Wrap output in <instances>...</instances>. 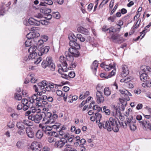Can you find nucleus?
Wrapping results in <instances>:
<instances>
[{"label":"nucleus","mask_w":151,"mask_h":151,"mask_svg":"<svg viewBox=\"0 0 151 151\" xmlns=\"http://www.w3.org/2000/svg\"><path fill=\"white\" fill-rule=\"evenodd\" d=\"M118 118L116 117H110L109 121L101 122L99 124L100 129H106L109 132L113 131L117 132L119 131V125L117 124Z\"/></svg>","instance_id":"obj_1"},{"label":"nucleus","mask_w":151,"mask_h":151,"mask_svg":"<svg viewBox=\"0 0 151 151\" xmlns=\"http://www.w3.org/2000/svg\"><path fill=\"white\" fill-rule=\"evenodd\" d=\"M78 49L75 48H69L68 51H66L65 53L66 59L69 61H73V56L76 57L79 55Z\"/></svg>","instance_id":"obj_2"},{"label":"nucleus","mask_w":151,"mask_h":151,"mask_svg":"<svg viewBox=\"0 0 151 151\" xmlns=\"http://www.w3.org/2000/svg\"><path fill=\"white\" fill-rule=\"evenodd\" d=\"M43 40H38L37 43V48L38 50V54L39 56H42L44 54L47 53L48 52L50 49L49 46L43 47Z\"/></svg>","instance_id":"obj_3"},{"label":"nucleus","mask_w":151,"mask_h":151,"mask_svg":"<svg viewBox=\"0 0 151 151\" xmlns=\"http://www.w3.org/2000/svg\"><path fill=\"white\" fill-rule=\"evenodd\" d=\"M42 66L44 68L48 67L52 71H54L55 69V65L52 62V58L50 56L47 57L42 62Z\"/></svg>","instance_id":"obj_4"},{"label":"nucleus","mask_w":151,"mask_h":151,"mask_svg":"<svg viewBox=\"0 0 151 151\" xmlns=\"http://www.w3.org/2000/svg\"><path fill=\"white\" fill-rule=\"evenodd\" d=\"M43 113L39 114H31L28 117V119L34 121L35 123H39L42 118Z\"/></svg>","instance_id":"obj_5"},{"label":"nucleus","mask_w":151,"mask_h":151,"mask_svg":"<svg viewBox=\"0 0 151 151\" xmlns=\"http://www.w3.org/2000/svg\"><path fill=\"white\" fill-rule=\"evenodd\" d=\"M16 126L18 129L17 133L20 136H23L25 134V126L22 122H19L17 123Z\"/></svg>","instance_id":"obj_6"},{"label":"nucleus","mask_w":151,"mask_h":151,"mask_svg":"<svg viewBox=\"0 0 151 151\" xmlns=\"http://www.w3.org/2000/svg\"><path fill=\"white\" fill-rule=\"evenodd\" d=\"M47 81H42L41 83H39L37 84V85H35L33 86V89L36 92L38 91V88L40 90H44L45 89V86H46Z\"/></svg>","instance_id":"obj_7"},{"label":"nucleus","mask_w":151,"mask_h":151,"mask_svg":"<svg viewBox=\"0 0 151 151\" xmlns=\"http://www.w3.org/2000/svg\"><path fill=\"white\" fill-rule=\"evenodd\" d=\"M31 99L34 101V104L36 106L39 107L42 106V100L41 97H38L37 94H34L31 97Z\"/></svg>","instance_id":"obj_8"},{"label":"nucleus","mask_w":151,"mask_h":151,"mask_svg":"<svg viewBox=\"0 0 151 151\" xmlns=\"http://www.w3.org/2000/svg\"><path fill=\"white\" fill-rule=\"evenodd\" d=\"M142 125L143 129L146 131H151V124L150 121L145 120L139 122Z\"/></svg>","instance_id":"obj_9"},{"label":"nucleus","mask_w":151,"mask_h":151,"mask_svg":"<svg viewBox=\"0 0 151 151\" xmlns=\"http://www.w3.org/2000/svg\"><path fill=\"white\" fill-rule=\"evenodd\" d=\"M96 99L98 104H100L104 102V99L102 92H96Z\"/></svg>","instance_id":"obj_10"},{"label":"nucleus","mask_w":151,"mask_h":151,"mask_svg":"<svg viewBox=\"0 0 151 151\" xmlns=\"http://www.w3.org/2000/svg\"><path fill=\"white\" fill-rule=\"evenodd\" d=\"M66 59L64 56H61L60 58V61L62 63L61 66L62 70L64 72H66L67 70V64L66 62Z\"/></svg>","instance_id":"obj_11"},{"label":"nucleus","mask_w":151,"mask_h":151,"mask_svg":"<svg viewBox=\"0 0 151 151\" xmlns=\"http://www.w3.org/2000/svg\"><path fill=\"white\" fill-rule=\"evenodd\" d=\"M42 147L40 143L34 142L31 144V149L32 150V151H40Z\"/></svg>","instance_id":"obj_12"},{"label":"nucleus","mask_w":151,"mask_h":151,"mask_svg":"<svg viewBox=\"0 0 151 151\" xmlns=\"http://www.w3.org/2000/svg\"><path fill=\"white\" fill-rule=\"evenodd\" d=\"M130 121L129 122V124L128 126L129 127L131 130L135 131L137 129V127L135 123H136V120L135 119H134L132 116H131V118H129Z\"/></svg>","instance_id":"obj_13"},{"label":"nucleus","mask_w":151,"mask_h":151,"mask_svg":"<svg viewBox=\"0 0 151 151\" xmlns=\"http://www.w3.org/2000/svg\"><path fill=\"white\" fill-rule=\"evenodd\" d=\"M22 102L23 105H27V106H28V105H30V104H32L33 105V108L35 105L34 101L31 99V97L29 98L28 99L25 98L22 99Z\"/></svg>","instance_id":"obj_14"},{"label":"nucleus","mask_w":151,"mask_h":151,"mask_svg":"<svg viewBox=\"0 0 151 151\" xmlns=\"http://www.w3.org/2000/svg\"><path fill=\"white\" fill-rule=\"evenodd\" d=\"M40 35L38 32H30L27 35V37L28 39L31 40L38 37Z\"/></svg>","instance_id":"obj_15"},{"label":"nucleus","mask_w":151,"mask_h":151,"mask_svg":"<svg viewBox=\"0 0 151 151\" xmlns=\"http://www.w3.org/2000/svg\"><path fill=\"white\" fill-rule=\"evenodd\" d=\"M25 132L27 136L32 138L34 137V131L33 129L31 127H27L25 129Z\"/></svg>","instance_id":"obj_16"},{"label":"nucleus","mask_w":151,"mask_h":151,"mask_svg":"<svg viewBox=\"0 0 151 151\" xmlns=\"http://www.w3.org/2000/svg\"><path fill=\"white\" fill-rule=\"evenodd\" d=\"M129 73V71L127 66L123 65L122 66V72L121 75L123 77H125Z\"/></svg>","instance_id":"obj_17"},{"label":"nucleus","mask_w":151,"mask_h":151,"mask_svg":"<svg viewBox=\"0 0 151 151\" xmlns=\"http://www.w3.org/2000/svg\"><path fill=\"white\" fill-rule=\"evenodd\" d=\"M118 121H117V122H118L119 124H120V126H121L123 128H126L127 127V126H128V125H130L129 122L130 121V120H129V118H126V121H124V122H120L118 119Z\"/></svg>","instance_id":"obj_18"},{"label":"nucleus","mask_w":151,"mask_h":151,"mask_svg":"<svg viewBox=\"0 0 151 151\" xmlns=\"http://www.w3.org/2000/svg\"><path fill=\"white\" fill-rule=\"evenodd\" d=\"M65 142L61 140L56 141L54 144L55 147L61 148L65 145Z\"/></svg>","instance_id":"obj_19"},{"label":"nucleus","mask_w":151,"mask_h":151,"mask_svg":"<svg viewBox=\"0 0 151 151\" xmlns=\"http://www.w3.org/2000/svg\"><path fill=\"white\" fill-rule=\"evenodd\" d=\"M28 22L29 24L31 25H37L39 24V23L38 22V20L35 19L33 18H30L28 19Z\"/></svg>","instance_id":"obj_20"},{"label":"nucleus","mask_w":151,"mask_h":151,"mask_svg":"<svg viewBox=\"0 0 151 151\" xmlns=\"http://www.w3.org/2000/svg\"><path fill=\"white\" fill-rule=\"evenodd\" d=\"M56 93L57 95L63 97V99L65 101H66L67 96V94L66 93H63L60 90H57Z\"/></svg>","instance_id":"obj_21"},{"label":"nucleus","mask_w":151,"mask_h":151,"mask_svg":"<svg viewBox=\"0 0 151 151\" xmlns=\"http://www.w3.org/2000/svg\"><path fill=\"white\" fill-rule=\"evenodd\" d=\"M75 40L70 41L69 42V45L71 47L70 48H75L77 49H79L80 46L77 43Z\"/></svg>","instance_id":"obj_22"},{"label":"nucleus","mask_w":151,"mask_h":151,"mask_svg":"<svg viewBox=\"0 0 151 151\" xmlns=\"http://www.w3.org/2000/svg\"><path fill=\"white\" fill-rule=\"evenodd\" d=\"M47 85L45 86V90L48 91H52V90L54 88V84L53 83H48L47 82Z\"/></svg>","instance_id":"obj_23"},{"label":"nucleus","mask_w":151,"mask_h":151,"mask_svg":"<svg viewBox=\"0 0 151 151\" xmlns=\"http://www.w3.org/2000/svg\"><path fill=\"white\" fill-rule=\"evenodd\" d=\"M140 76V80L143 81L145 82L147 80H149V78L148 77L147 74L145 73H141Z\"/></svg>","instance_id":"obj_24"},{"label":"nucleus","mask_w":151,"mask_h":151,"mask_svg":"<svg viewBox=\"0 0 151 151\" xmlns=\"http://www.w3.org/2000/svg\"><path fill=\"white\" fill-rule=\"evenodd\" d=\"M77 30L79 32L85 35H87L88 33V31L87 29L82 27H78L77 29Z\"/></svg>","instance_id":"obj_25"},{"label":"nucleus","mask_w":151,"mask_h":151,"mask_svg":"<svg viewBox=\"0 0 151 151\" xmlns=\"http://www.w3.org/2000/svg\"><path fill=\"white\" fill-rule=\"evenodd\" d=\"M112 108L114 109L113 111H114L113 113V115L114 116V117H115V116L118 114V113L119 114L120 109L119 108V106L114 105L112 106Z\"/></svg>","instance_id":"obj_26"},{"label":"nucleus","mask_w":151,"mask_h":151,"mask_svg":"<svg viewBox=\"0 0 151 151\" xmlns=\"http://www.w3.org/2000/svg\"><path fill=\"white\" fill-rule=\"evenodd\" d=\"M119 92L121 93L125 97H126V96L127 97V96L129 95L130 96H132L131 94L127 90H126L124 89H121L119 90Z\"/></svg>","instance_id":"obj_27"},{"label":"nucleus","mask_w":151,"mask_h":151,"mask_svg":"<svg viewBox=\"0 0 151 151\" xmlns=\"http://www.w3.org/2000/svg\"><path fill=\"white\" fill-rule=\"evenodd\" d=\"M140 69L141 71L139 72L140 74L142 73V71L144 72H145L147 71H150V70L151 69L149 67L146 65H142Z\"/></svg>","instance_id":"obj_28"},{"label":"nucleus","mask_w":151,"mask_h":151,"mask_svg":"<svg viewBox=\"0 0 151 151\" xmlns=\"http://www.w3.org/2000/svg\"><path fill=\"white\" fill-rule=\"evenodd\" d=\"M59 134L64 139H66L68 135V133L65 132L64 131L60 130L59 131Z\"/></svg>","instance_id":"obj_29"},{"label":"nucleus","mask_w":151,"mask_h":151,"mask_svg":"<svg viewBox=\"0 0 151 151\" xmlns=\"http://www.w3.org/2000/svg\"><path fill=\"white\" fill-rule=\"evenodd\" d=\"M70 62V63L69 64V66L68 67V69L69 70H71L76 67L77 65V63L75 62H73V61Z\"/></svg>","instance_id":"obj_30"},{"label":"nucleus","mask_w":151,"mask_h":151,"mask_svg":"<svg viewBox=\"0 0 151 151\" xmlns=\"http://www.w3.org/2000/svg\"><path fill=\"white\" fill-rule=\"evenodd\" d=\"M74 137L73 135H70L68 133V135L67 136V137L66 139H65L66 141V142H67V141L68 140V142H72L73 139H74Z\"/></svg>","instance_id":"obj_31"},{"label":"nucleus","mask_w":151,"mask_h":151,"mask_svg":"<svg viewBox=\"0 0 151 151\" xmlns=\"http://www.w3.org/2000/svg\"><path fill=\"white\" fill-rule=\"evenodd\" d=\"M37 47L36 46H32L31 47L28 49V52L29 53L37 52Z\"/></svg>","instance_id":"obj_32"},{"label":"nucleus","mask_w":151,"mask_h":151,"mask_svg":"<svg viewBox=\"0 0 151 151\" xmlns=\"http://www.w3.org/2000/svg\"><path fill=\"white\" fill-rule=\"evenodd\" d=\"M98 65V61L96 60H95L93 63L92 64L91 66V68L92 69H94L96 70L97 68Z\"/></svg>","instance_id":"obj_33"},{"label":"nucleus","mask_w":151,"mask_h":151,"mask_svg":"<svg viewBox=\"0 0 151 151\" xmlns=\"http://www.w3.org/2000/svg\"><path fill=\"white\" fill-rule=\"evenodd\" d=\"M104 95L106 96H108L111 94V91L109 87H106L104 89Z\"/></svg>","instance_id":"obj_34"},{"label":"nucleus","mask_w":151,"mask_h":151,"mask_svg":"<svg viewBox=\"0 0 151 151\" xmlns=\"http://www.w3.org/2000/svg\"><path fill=\"white\" fill-rule=\"evenodd\" d=\"M43 135V132L40 130H38L36 134V136L37 138L38 139H41Z\"/></svg>","instance_id":"obj_35"},{"label":"nucleus","mask_w":151,"mask_h":151,"mask_svg":"<svg viewBox=\"0 0 151 151\" xmlns=\"http://www.w3.org/2000/svg\"><path fill=\"white\" fill-rule=\"evenodd\" d=\"M42 130L44 132L52 130V129L51 126L45 125L42 127Z\"/></svg>","instance_id":"obj_36"},{"label":"nucleus","mask_w":151,"mask_h":151,"mask_svg":"<svg viewBox=\"0 0 151 151\" xmlns=\"http://www.w3.org/2000/svg\"><path fill=\"white\" fill-rule=\"evenodd\" d=\"M43 113V114H44L45 115V117L43 119V121H45L46 120H47V118H48L52 116V114L50 112H48L46 113Z\"/></svg>","instance_id":"obj_37"},{"label":"nucleus","mask_w":151,"mask_h":151,"mask_svg":"<svg viewBox=\"0 0 151 151\" xmlns=\"http://www.w3.org/2000/svg\"><path fill=\"white\" fill-rule=\"evenodd\" d=\"M45 122V123L46 124H52L55 122V121H54L53 119L51 117L48 118H47V120H46V121Z\"/></svg>","instance_id":"obj_38"},{"label":"nucleus","mask_w":151,"mask_h":151,"mask_svg":"<svg viewBox=\"0 0 151 151\" xmlns=\"http://www.w3.org/2000/svg\"><path fill=\"white\" fill-rule=\"evenodd\" d=\"M95 115L97 119L96 121V122L97 123H99L100 122V119L101 117V115L98 113H95Z\"/></svg>","instance_id":"obj_39"},{"label":"nucleus","mask_w":151,"mask_h":151,"mask_svg":"<svg viewBox=\"0 0 151 151\" xmlns=\"http://www.w3.org/2000/svg\"><path fill=\"white\" fill-rule=\"evenodd\" d=\"M76 37L81 42H83L85 40V38L80 34H77Z\"/></svg>","instance_id":"obj_40"},{"label":"nucleus","mask_w":151,"mask_h":151,"mask_svg":"<svg viewBox=\"0 0 151 151\" xmlns=\"http://www.w3.org/2000/svg\"><path fill=\"white\" fill-rule=\"evenodd\" d=\"M33 105L32 104H30V105H28V106L25 105H23V110L24 111H26L29 108H32Z\"/></svg>","instance_id":"obj_41"},{"label":"nucleus","mask_w":151,"mask_h":151,"mask_svg":"<svg viewBox=\"0 0 151 151\" xmlns=\"http://www.w3.org/2000/svg\"><path fill=\"white\" fill-rule=\"evenodd\" d=\"M113 68L112 65L109 64V65H105L104 67V68L106 71H109Z\"/></svg>","instance_id":"obj_42"},{"label":"nucleus","mask_w":151,"mask_h":151,"mask_svg":"<svg viewBox=\"0 0 151 151\" xmlns=\"http://www.w3.org/2000/svg\"><path fill=\"white\" fill-rule=\"evenodd\" d=\"M132 79V78L131 77H127L126 78L122 79L121 80L120 82H124L125 83H127L130 81Z\"/></svg>","instance_id":"obj_43"},{"label":"nucleus","mask_w":151,"mask_h":151,"mask_svg":"<svg viewBox=\"0 0 151 151\" xmlns=\"http://www.w3.org/2000/svg\"><path fill=\"white\" fill-rule=\"evenodd\" d=\"M120 35H119L112 34L111 36V38L113 40L120 39Z\"/></svg>","instance_id":"obj_44"},{"label":"nucleus","mask_w":151,"mask_h":151,"mask_svg":"<svg viewBox=\"0 0 151 151\" xmlns=\"http://www.w3.org/2000/svg\"><path fill=\"white\" fill-rule=\"evenodd\" d=\"M42 11L45 14H47L51 12V10L49 9L45 8L42 9Z\"/></svg>","instance_id":"obj_45"},{"label":"nucleus","mask_w":151,"mask_h":151,"mask_svg":"<svg viewBox=\"0 0 151 151\" xmlns=\"http://www.w3.org/2000/svg\"><path fill=\"white\" fill-rule=\"evenodd\" d=\"M52 14L53 16L57 19H59L60 17L59 13L58 12H54Z\"/></svg>","instance_id":"obj_46"},{"label":"nucleus","mask_w":151,"mask_h":151,"mask_svg":"<svg viewBox=\"0 0 151 151\" xmlns=\"http://www.w3.org/2000/svg\"><path fill=\"white\" fill-rule=\"evenodd\" d=\"M103 88V86L102 85L100 84H98L96 87V89L97 90V92H102L101 90H102Z\"/></svg>","instance_id":"obj_47"},{"label":"nucleus","mask_w":151,"mask_h":151,"mask_svg":"<svg viewBox=\"0 0 151 151\" xmlns=\"http://www.w3.org/2000/svg\"><path fill=\"white\" fill-rule=\"evenodd\" d=\"M14 97L18 101L21 100L22 99V96L20 94L17 93H15Z\"/></svg>","instance_id":"obj_48"},{"label":"nucleus","mask_w":151,"mask_h":151,"mask_svg":"<svg viewBox=\"0 0 151 151\" xmlns=\"http://www.w3.org/2000/svg\"><path fill=\"white\" fill-rule=\"evenodd\" d=\"M32 40L29 39H28L25 42V44L26 47H29L31 45Z\"/></svg>","instance_id":"obj_49"},{"label":"nucleus","mask_w":151,"mask_h":151,"mask_svg":"<svg viewBox=\"0 0 151 151\" xmlns=\"http://www.w3.org/2000/svg\"><path fill=\"white\" fill-rule=\"evenodd\" d=\"M60 125V124L56 123H55V124L50 126L52 129V128H53L54 129H57L59 128Z\"/></svg>","instance_id":"obj_50"},{"label":"nucleus","mask_w":151,"mask_h":151,"mask_svg":"<svg viewBox=\"0 0 151 151\" xmlns=\"http://www.w3.org/2000/svg\"><path fill=\"white\" fill-rule=\"evenodd\" d=\"M93 109L94 110H97L98 112L102 111V109L98 105H94L93 107Z\"/></svg>","instance_id":"obj_51"},{"label":"nucleus","mask_w":151,"mask_h":151,"mask_svg":"<svg viewBox=\"0 0 151 151\" xmlns=\"http://www.w3.org/2000/svg\"><path fill=\"white\" fill-rule=\"evenodd\" d=\"M22 122L24 124V125L25 124L27 126H32V123L31 122L28 121L27 120H24Z\"/></svg>","instance_id":"obj_52"},{"label":"nucleus","mask_w":151,"mask_h":151,"mask_svg":"<svg viewBox=\"0 0 151 151\" xmlns=\"http://www.w3.org/2000/svg\"><path fill=\"white\" fill-rule=\"evenodd\" d=\"M18 115L16 113L11 114V116L14 119H17L18 117Z\"/></svg>","instance_id":"obj_53"},{"label":"nucleus","mask_w":151,"mask_h":151,"mask_svg":"<svg viewBox=\"0 0 151 151\" xmlns=\"http://www.w3.org/2000/svg\"><path fill=\"white\" fill-rule=\"evenodd\" d=\"M40 91L37 92V93L36 94H37V95H38L40 96H42V94L43 93H45V92L46 91L45 90H41V91Z\"/></svg>","instance_id":"obj_54"},{"label":"nucleus","mask_w":151,"mask_h":151,"mask_svg":"<svg viewBox=\"0 0 151 151\" xmlns=\"http://www.w3.org/2000/svg\"><path fill=\"white\" fill-rule=\"evenodd\" d=\"M9 128H12L14 127V124L13 122H10L7 125Z\"/></svg>","instance_id":"obj_55"},{"label":"nucleus","mask_w":151,"mask_h":151,"mask_svg":"<svg viewBox=\"0 0 151 151\" xmlns=\"http://www.w3.org/2000/svg\"><path fill=\"white\" fill-rule=\"evenodd\" d=\"M75 76V73L73 71L70 72L68 74V77L70 78H73Z\"/></svg>","instance_id":"obj_56"},{"label":"nucleus","mask_w":151,"mask_h":151,"mask_svg":"<svg viewBox=\"0 0 151 151\" xmlns=\"http://www.w3.org/2000/svg\"><path fill=\"white\" fill-rule=\"evenodd\" d=\"M38 22L39 23V24L38 25V26H39L41 24L42 25H45L46 24V23H47V21L45 20H40L39 21H38Z\"/></svg>","instance_id":"obj_57"},{"label":"nucleus","mask_w":151,"mask_h":151,"mask_svg":"<svg viewBox=\"0 0 151 151\" xmlns=\"http://www.w3.org/2000/svg\"><path fill=\"white\" fill-rule=\"evenodd\" d=\"M115 27H116V28L115 29V32H119L120 31V30L121 29V27L119 26V25L117 24H116V25L115 26Z\"/></svg>","instance_id":"obj_58"},{"label":"nucleus","mask_w":151,"mask_h":151,"mask_svg":"<svg viewBox=\"0 0 151 151\" xmlns=\"http://www.w3.org/2000/svg\"><path fill=\"white\" fill-rule=\"evenodd\" d=\"M32 58L31 55L25 56L24 58V60L25 61H28L30 60Z\"/></svg>","instance_id":"obj_59"},{"label":"nucleus","mask_w":151,"mask_h":151,"mask_svg":"<svg viewBox=\"0 0 151 151\" xmlns=\"http://www.w3.org/2000/svg\"><path fill=\"white\" fill-rule=\"evenodd\" d=\"M30 54L29 55H31V57H32V58L31 59H35L36 56L37 55V52H34V53H30Z\"/></svg>","instance_id":"obj_60"},{"label":"nucleus","mask_w":151,"mask_h":151,"mask_svg":"<svg viewBox=\"0 0 151 151\" xmlns=\"http://www.w3.org/2000/svg\"><path fill=\"white\" fill-rule=\"evenodd\" d=\"M115 70H112L110 73V74L107 76L106 78H109L111 77L112 76L114 75L115 73Z\"/></svg>","instance_id":"obj_61"},{"label":"nucleus","mask_w":151,"mask_h":151,"mask_svg":"<svg viewBox=\"0 0 151 151\" xmlns=\"http://www.w3.org/2000/svg\"><path fill=\"white\" fill-rule=\"evenodd\" d=\"M48 141L50 143L54 142L55 141V139L53 137H50L48 139Z\"/></svg>","instance_id":"obj_62"},{"label":"nucleus","mask_w":151,"mask_h":151,"mask_svg":"<svg viewBox=\"0 0 151 151\" xmlns=\"http://www.w3.org/2000/svg\"><path fill=\"white\" fill-rule=\"evenodd\" d=\"M72 95H70L68 97H67V99L68 100V102L69 103L73 102V101L72 100Z\"/></svg>","instance_id":"obj_63"},{"label":"nucleus","mask_w":151,"mask_h":151,"mask_svg":"<svg viewBox=\"0 0 151 151\" xmlns=\"http://www.w3.org/2000/svg\"><path fill=\"white\" fill-rule=\"evenodd\" d=\"M93 5V4H90L88 6V9L89 11H90L92 9Z\"/></svg>","instance_id":"obj_64"}]
</instances>
